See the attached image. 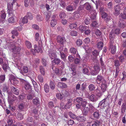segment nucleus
Returning a JSON list of instances; mask_svg holds the SVG:
<instances>
[{
  "label": "nucleus",
  "mask_w": 126,
  "mask_h": 126,
  "mask_svg": "<svg viewBox=\"0 0 126 126\" xmlns=\"http://www.w3.org/2000/svg\"><path fill=\"white\" fill-rule=\"evenodd\" d=\"M5 47L6 48L9 50H12V51L15 53L19 52L21 50L20 47L15 45L13 42L8 43L6 44Z\"/></svg>",
  "instance_id": "f257e3e1"
},
{
  "label": "nucleus",
  "mask_w": 126,
  "mask_h": 126,
  "mask_svg": "<svg viewBox=\"0 0 126 126\" xmlns=\"http://www.w3.org/2000/svg\"><path fill=\"white\" fill-rule=\"evenodd\" d=\"M9 79L11 83L14 85H16L18 82L17 77L12 74L9 75Z\"/></svg>",
  "instance_id": "f03ea898"
},
{
  "label": "nucleus",
  "mask_w": 126,
  "mask_h": 126,
  "mask_svg": "<svg viewBox=\"0 0 126 126\" xmlns=\"http://www.w3.org/2000/svg\"><path fill=\"white\" fill-rule=\"evenodd\" d=\"M109 48L110 49H111L112 53V54L115 53L116 50V47L114 44V42L112 41L110 42Z\"/></svg>",
  "instance_id": "7ed1b4c3"
},
{
  "label": "nucleus",
  "mask_w": 126,
  "mask_h": 126,
  "mask_svg": "<svg viewBox=\"0 0 126 126\" xmlns=\"http://www.w3.org/2000/svg\"><path fill=\"white\" fill-rule=\"evenodd\" d=\"M48 55L51 59H55L57 56L55 51L51 49L48 50Z\"/></svg>",
  "instance_id": "20e7f679"
},
{
  "label": "nucleus",
  "mask_w": 126,
  "mask_h": 126,
  "mask_svg": "<svg viewBox=\"0 0 126 126\" xmlns=\"http://www.w3.org/2000/svg\"><path fill=\"white\" fill-rule=\"evenodd\" d=\"M8 101L11 103L17 99V98L11 92H8Z\"/></svg>",
  "instance_id": "39448f33"
},
{
  "label": "nucleus",
  "mask_w": 126,
  "mask_h": 126,
  "mask_svg": "<svg viewBox=\"0 0 126 126\" xmlns=\"http://www.w3.org/2000/svg\"><path fill=\"white\" fill-rule=\"evenodd\" d=\"M67 91H64L63 94L61 93H57L56 94L57 98L59 100H61L63 99V98L65 96H67Z\"/></svg>",
  "instance_id": "423d86ee"
},
{
  "label": "nucleus",
  "mask_w": 126,
  "mask_h": 126,
  "mask_svg": "<svg viewBox=\"0 0 126 126\" xmlns=\"http://www.w3.org/2000/svg\"><path fill=\"white\" fill-rule=\"evenodd\" d=\"M52 68L56 75H61L62 73V69L61 68L52 66Z\"/></svg>",
  "instance_id": "0eeeda50"
},
{
  "label": "nucleus",
  "mask_w": 126,
  "mask_h": 126,
  "mask_svg": "<svg viewBox=\"0 0 126 126\" xmlns=\"http://www.w3.org/2000/svg\"><path fill=\"white\" fill-rule=\"evenodd\" d=\"M94 70L91 71V73L92 75H96L99 71L100 68L97 65L94 66L93 67Z\"/></svg>",
  "instance_id": "6e6552de"
},
{
  "label": "nucleus",
  "mask_w": 126,
  "mask_h": 126,
  "mask_svg": "<svg viewBox=\"0 0 126 126\" xmlns=\"http://www.w3.org/2000/svg\"><path fill=\"white\" fill-rule=\"evenodd\" d=\"M96 80L98 84H100L101 82V83L106 81L102 76L100 75L97 76Z\"/></svg>",
  "instance_id": "1a4fd4ad"
},
{
  "label": "nucleus",
  "mask_w": 126,
  "mask_h": 126,
  "mask_svg": "<svg viewBox=\"0 0 126 126\" xmlns=\"http://www.w3.org/2000/svg\"><path fill=\"white\" fill-rule=\"evenodd\" d=\"M100 85L101 90L102 92L103 93L106 91L107 87V81H106L103 82H101Z\"/></svg>",
  "instance_id": "9d476101"
},
{
  "label": "nucleus",
  "mask_w": 126,
  "mask_h": 126,
  "mask_svg": "<svg viewBox=\"0 0 126 126\" xmlns=\"http://www.w3.org/2000/svg\"><path fill=\"white\" fill-rule=\"evenodd\" d=\"M28 19L27 16H25L23 18H21L19 21V23L21 26L24 25L25 23H27L28 22Z\"/></svg>",
  "instance_id": "9b49d317"
},
{
  "label": "nucleus",
  "mask_w": 126,
  "mask_h": 126,
  "mask_svg": "<svg viewBox=\"0 0 126 126\" xmlns=\"http://www.w3.org/2000/svg\"><path fill=\"white\" fill-rule=\"evenodd\" d=\"M121 7L119 4H117L114 7L115 15H118L120 14V11L121 9Z\"/></svg>",
  "instance_id": "f8f14e48"
},
{
  "label": "nucleus",
  "mask_w": 126,
  "mask_h": 126,
  "mask_svg": "<svg viewBox=\"0 0 126 126\" xmlns=\"http://www.w3.org/2000/svg\"><path fill=\"white\" fill-rule=\"evenodd\" d=\"M29 71L28 67L27 66H23L22 68V70L20 71V73L24 75H25V74L28 73Z\"/></svg>",
  "instance_id": "ddd939ff"
},
{
  "label": "nucleus",
  "mask_w": 126,
  "mask_h": 126,
  "mask_svg": "<svg viewBox=\"0 0 126 126\" xmlns=\"http://www.w3.org/2000/svg\"><path fill=\"white\" fill-rule=\"evenodd\" d=\"M14 118L13 115H9L7 119V123L9 126H11L13 124Z\"/></svg>",
  "instance_id": "4468645a"
},
{
  "label": "nucleus",
  "mask_w": 126,
  "mask_h": 126,
  "mask_svg": "<svg viewBox=\"0 0 126 126\" xmlns=\"http://www.w3.org/2000/svg\"><path fill=\"white\" fill-rule=\"evenodd\" d=\"M89 99L91 101L95 102L97 100V97L96 95L94 94H92L90 95L89 97Z\"/></svg>",
  "instance_id": "2eb2a0df"
},
{
  "label": "nucleus",
  "mask_w": 126,
  "mask_h": 126,
  "mask_svg": "<svg viewBox=\"0 0 126 126\" xmlns=\"http://www.w3.org/2000/svg\"><path fill=\"white\" fill-rule=\"evenodd\" d=\"M88 107L89 109V112H93L95 110V108L94 106L91 103H88L87 104Z\"/></svg>",
  "instance_id": "dca6fc26"
},
{
  "label": "nucleus",
  "mask_w": 126,
  "mask_h": 126,
  "mask_svg": "<svg viewBox=\"0 0 126 126\" xmlns=\"http://www.w3.org/2000/svg\"><path fill=\"white\" fill-rule=\"evenodd\" d=\"M57 40L58 43L62 44H63L64 42L65 41L64 38L60 36H58L57 37Z\"/></svg>",
  "instance_id": "f3484780"
},
{
  "label": "nucleus",
  "mask_w": 126,
  "mask_h": 126,
  "mask_svg": "<svg viewBox=\"0 0 126 126\" xmlns=\"http://www.w3.org/2000/svg\"><path fill=\"white\" fill-rule=\"evenodd\" d=\"M115 34L111 31L109 36L110 39V42L112 41L114 42V39L115 38Z\"/></svg>",
  "instance_id": "a211bd4d"
},
{
  "label": "nucleus",
  "mask_w": 126,
  "mask_h": 126,
  "mask_svg": "<svg viewBox=\"0 0 126 126\" xmlns=\"http://www.w3.org/2000/svg\"><path fill=\"white\" fill-rule=\"evenodd\" d=\"M11 91L14 94L18 95L19 94V91L17 88L14 86H12L11 88Z\"/></svg>",
  "instance_id": "6ab92c4d"
},
{
  "label": "nucleus",
  "mask_w": 126,
  "mask_h": 126,
  "mask_svg": "<svg viewBox=\"0 0 126 126\" xmlns=\"http://www.w3.org/2000/svg\"><path fill=\"white\" fill-rule=\"evenodd\" d=\"M34 49H31V51L32 52L34 53V51L35 52H38L40 51V48L37 47L36 45H35L34 46Z\"/></svg>",
  "instance_id": "aec40b11"
},
{
  "label": "nucleus",
  "mask_w": 126,
  "mask_h": 126,
  "mask_svg": "<svg viewBox=\"0 0 126 126\" xmlns=\"http://www.w3.org/2000/svg\"><path fill=\"white\" fill-rule=\"evenodd\" d=\"M94 92L96 95L99 97H101L103 94L102 92L98 88H97L95 91Z\"/></svg>",
  "instance_id": "412c9836"
},
{
  "label": "nucleus",
  "mask_w": 126,
  "mask_h": 126,
  "mask_svg": "<svg viewBox=\"0 0 126 126\" xmlns=\"http://www.w3.org/2000/svg\"><path fill=\"white\" fill-rule=\"evenodd\" d=\"M84 7L87 10H90L91 8V6L88 2H86L84 4Z\"/></svg>",
  "instance_id": "4be33fe9"
},
{
  "label": "nucleus",
  "mask_w": 126,
  "mask_h": 126,
  "mask_svg": "<svg viewBox=\"0 0 126 126\" xmlns=\"http://www.w3.org/2000/svg\"><path fill=\"white\" fill-rule=\"evenodd\" d=\"M77 120L79 121H86V118L84 116H79L76 117Z\"/></svg>",
  "instance_id": "5701e85b"
},
{
  "label": "nucleus",
  "mask_w": 126,
  "mask_h": 126,
  "mask_svg": "<svg viewBox=\"0 0 126 126\" xmlns=\"http://www.w3.org/2000/svg\"><path fill=\"white\" fill-rule=\"evenodd\" d=\"M84 108L83 110V113L84 115H86L88 114V111H89V109L88 107H83Z\"/></svg>",
  "instance_id": "b1692460"
},
{
  "label": "nucleus",
  "mask_w": 126,
  "mask_h": 126,
  "mask_svg": "<svg viewBox=\"0 0 126 126\" xmlns=\"http://www.w3.org/2000/svg\"><path fill=\"white\" fill-rule=\"evenodd\" d=\"M106 98H105L103 99L100 102L99 104L98 107L101 106L103 104V107H105L106 106Z\"/></svg>",
  "instance_id": "393cba45"
},
{
  "label": "nucleus",
  "mask_w": 126,
  "mask_h": 126,
  "mask_svg": "<svg viewBox=\"0 0 126 126\" xmlns=\"http://www.w3.org/2000/svg\"><path fill=\"white\" fill-rule=\"evenodd\" d=\"M88 28L85 26L83 25H81L79 27V30L81 32H84L86 29Z\"/></svg>",
  "instance_id": "a878e982"
},
{
  "label": "nucleus",
  "mask_w": 126,
  "mask_h": 126,
  "mask_svg": "<svg viewBox=\"0 0 126 126\" xmlns=\"http://www.w3.org/2000/svg\"><path fill=\"white\" fill-rule=\"evenodd\" d=\"M11 33L13 35L12 37L13 39L15 38V36H17L18 34V33L17 31L15 30H13L11 32Z\"/></svg>",
  "instance_id": "bb28decb"
},
{
  "label": "nucleus",
  "mask_w": 126,
  "mask_h": 126,
  "mask_svg": "<svg viewBox=\"0 0 126 126\" xmlns=\"http://www.w3.org/2000/svg\"><path fill=\"white\" fill-rule=\"evenodd\" d=\"M5 79V75L4 74L0 75V83L4 82Z\"/></svg>",
  "instance_id": "cd10ccee"
},
{
  "label": "nucleus",
  "mask_w": 126,
  "mask_h": 126,
  "mask_svg": "<svg viewBox=\"0 0 126 126\" xmlns=\"http://www.w3.org/2000/svg\"><path fill=\"white\" fill-rule=\"evenodd\" d=\"M88 103L86 100L85 99H83L80 104L81 106L82 107H85L86 104H87Z\"/></svg>",
  "instance_id": "c85d7f7f"
},
{
  "label": "nucleus",
  "mask_w": 126,
  "mask_h": 126,
  "mask_svg": "<svg viewBox=\"0 0 126 126\" xmlns=\"http://www.w3.org/2000/svg\"><path fill=\"white\" fill-rule=\"evenodd\" d=\"M57 20L55 19H52L50 22V25L51 27L54 26L57 24Z\"/></svg>",
  "instance_id": "c756f323"
},
{
  "label": "nucleus",
  "mask_w": 126,
  "mask_h": 126,
  "mask_svg": "<svg viewBox=\"0 0 126 126\" xmlns=\"http://www.w3.org/2000/svg\"><path fill=\"white\" fill-rule=\"evenodd\" d=\"M54 60L52 61V64L55 63L57 65L58 64L61 62V61L60 59L58 58L54 59Z\"/></svg>",
  "instance_id": "7c9ffc66"
},
{
  "label": "nucleus",
  "mask_w": 126,
  "mask_h": 126,
  "mask_svg": "<svg viewBox=\"0 0 126 126\" xmlns=\"http://www.w3.org/2000/svg\"><path fill=\"white\" fill-rule=\"evenodd\" d=\"M58 86L62 88H65L66 86L65 83L62 82H59L57 85Z\"/></svg>",
  "instance_id": "2f4dec72"
},
{
  "label": "nucleus",
  "mask_w": 126,
  "mask_h": 126,
  "mask_svg": "<svg viewBox=\"0 0 126 126\" xmlns=\"http://www.w3.org/2000/svg\"><path fill=\"white\" fill-rule=\"evenodd\" d=\"M25 44L26 47L28 48H31L32 47L31 43L29 41H26L25 42Z\"/></svg>",
  "instance_id": "473e14b6"
},
{
  "label": "nucleus",
  "mask_w": 126,
  "mask_h": 126,
  "mask_svg": "<svg viewBox=\"0 0 126 126\" xmlns=\"http://www.w3.org/2000/svg\"><path fill=\"white\" fill-rule=\"evenodd\" d=\"M24 87L26 90H28L31 89L32 86L29 83L27 82L25 84Z\"/></svg>",
  "instance_id": "72a5a7b5"
},
{
  "label": "nucleus",
  "mask_w": 126,
  "mask_h": 126,
  "mask_svg": "<svg viewBox=\"0 0 126 126\" xmlns=\"http://www.w3.org/2000/svg\"><path fill=\"white\" fill-rule=\"evenodd\" d=\"M126 109V104L125 103H123L121 110V112L122 113H124Z\"/></svg>",
  "instance_id": "f704fd0d"
},
{
  "label": "nucleus",
  "mask_w": 126,
  "mask_h": 126,
  "mask_svg": "<svg viewBox=\"0 0 126 126\" xmlns=\"http://www.w3.org/2000/svg\"><path fill=\"white\" fill-rule=\"evenodd\" d=\"M32 102L34 104L37 105L40 103V101L39 99L38 98L33 99L32 100Z\"/></svg>",
  "instance_id": "c9c22d12"
},
{
  "label": "nucleus",
  "mask_w": 126,
  "mask_h": 126,
  "mask_svg": "<svg viewBox=\"0 0 126 126\" xmlns=\"http://www.w3.org/2000/svg\"><path fill=\"white\" fill-rule=\"evenodd\" d=\"M77 51V49L73 47H71L70 50V52L73 54H76Z\"/></svg>",
  "instance_id": "e433bc0d"
},
{
  "label": "nucleus",
  "mask_w": 126,
  "mask_h": 126,
  "mask_svg": "<svg viewBox=\"0 0 126 126\" xmlns=\"http://www.w3.org/2000/svg\"><path fill=\"white\" fill-rule=\"evenodd\" d=\"M88 88L89 90L91 91H93L95 89V87L94 85L92 84L89 85Z\"/></svg>",
  "instance_id": "4c0bfd02"
},
{
  "label": "nucleus",
  "mask_w": 126,
  "mask_h": 126,
  "mask_svg": "<svg viewBox=\"0 0 126 126\" xmlns=\"http://www.w3.org/2000/svg\"><path fill=\"white\" fill-rule=\"evenodd\" d=\"M94 117L96 118H98L99 116V114L98 111H97L95 112L93 114Z\"/></svg>",
  "instance_id": "58836bf2"
},
{
  "label": "nucleus",
  "mask_w": 126,
  "mask_h": 126,
  "mask_svg": "<svg viewBox=\"0 0 126 126\" xmlns=\"http://www.w3.org/2000/svg\"><path fill=\"white\" fill-rule=\"evenodd\" d=\"M77 11L80 14V15H82V14L84 13L85 12V11L83 8H81V7H79V8Z\"/></svg>",
  "instance_id": "ea45409f"
},
{
  "label": "nucleus",
  "mask_w": 126,
  "mask_h": 126,
  "mask_svg": "<svg viewBox=\"0 0 126 126\" xmlns=\"http://www.w3.org/2000/svg\"><path fill=\"white\" fill-rule=\"evenodd\" d=\"M73 16L74 17H76L78 18L79 17L80 15V14L77 12V11H76L75 12L72 14Z\"/></svg>",
  "instance_id": "a19ab883"
},
{
  "label": "nucleus",
  "mask_w": 126,
  "mask_h": 126,
  "mask_svg": "<svg viewBox=\"0 0 126 126\" xmlns=\"http://www.w3.org/2000/svg\"><path fill=\"white\" fill-rule=\"evenodd\" d=\"M100 122L99 121L96 120L92 124V126H99Z\"/></svg>",
  "instance_id": "79ce46f5"
},
{
  "label": "nucleus",
  "mask_w": 126,
  "mask_h": 126,
  "mask_svg": "<svg viewBox=\"0 0 126 126\" xmlns=\"http://www.w3.org/2000/svg\"><path fill=\"white\" fill-rule=\"evenodd\" d=\"M103 43L101 41H100L97 43V46L98 48H101L103 47Z\"/></svg>",
  "instance_id": "37998d69"
},
{
  "label": "nucleus",
  "mask_w": 126,
  "mask_h": 126,
  "mask_svg": "<svg viewBox=\"0 0 126 126\" xmlns=\"http://www.w3.org/2000/svg\"><path fill=\"white\" fill-rule=\"evenodd\" d=\"M115 34H118L120 33V30L119 29L117 28L111 30Z\"/></svg>",
  "instance_id": "c03bdc74"
},
{
  "label": "nucleus",
  "mask_w": 126,
  "mask_h": 126,
  "mask_svg": "<svg viewBox=\"0 0 126 126\" xmlns=\"http://www.w3.org/2000/svg\"><path fill=\"white\" fill-rule=\"evenodd\" d=\"M26 106V104L25 103H23L20 104L18 106V109L19 110H22L23 109L24 107Z\"/></svg>",
  "instance_id": "a18cd8bd"
},
{
  "label": "nucleus",
  "mask_w": 126,
  "mask_h": 126,
  "mask_svg": "<svg viewBox=\"0 0 126 126\" xmlns=\"http://www.w3.org/2000/svg\"><path fill=\"white\" fill-rule=\"evenodd\" d=\"M44 89L45 92L48 93L49 91V86L47 84H45L44 86Z\"/></svg>",
  "instance_id": "49530a36"
},
{
  "label": "nucleus",
  "mask_w": 126,
  "mask_h": 126,
  "mask_svg": "<svg viewBox=\"0 0 126 126\" xmlns=\"http://www.w3.org/2000/svg\"><path fill=\"white\" fill-rule=\"evenodd\" d=\"M119 59L120 61L122 62L126 59V56L121 55L119 57Z\"/></svg>",
  "instance_id": "de8ad7c7"
},
{
  "label": "nucleus",
  "mask_w": 126,
  "mask_h": 126,
  "mask_svg": "<svg viewBox=\"0 0 126 126\" xmlns=\"http://www.w3.org/2000/svg\"><path fill=\"white\" fill-rule=\"evenodd\" d=\"M23 115L21 113H18L17 114V118L18 120H21L23 119Z\"/></svg>",
  "instance_id": "09e8293b"
},
{
  "label": "nucleus",
  "mask_w": 126,
  "mask_h": 126,
  "mask_svg": "<svg viewBox=\"0 0 126 126\" xmlns=\"http://www.w3.org/2000/svg\"><path fill=\"white\" fill-rule=\"evenodd\" d=\"M92 54L95 57V59L96 60H97V58L96 57L99 55V52L96 50H94L92 52Z\"/></svg>",
  "instance_id": "8fccbe9b"
},
{
  "label": "nucleus",
  "mask_w": 126,
  "mask_h": 126,
  "mask_svg": "<svg viewBox=\"0 0 126 126\" xmlns=\"http://www.w3.org/2000/svg\"><path fill=\"white\" fill-rule=\"evenodd\" d=\"M59 16L60 18L61 19L63 18H64L65 17L66 14L63 12H62L60 13Z\"/></svg>",
  "instance_id": "3c124183"
},
{
  "label": "nucleus",
  "mask_w": 126,
  "mask_h": 126,
  "mask_svg": "<svg viewBox=\"0 0 126 126\" xmlns=\"http://www.w3.org/2000/svg\"><path fill=\"white\" fill-rule=\"evenodd\" d=\"M37 78L39 82L41 83L44 82L43 78L41 75H39L37 76Z\"/></svg>",
  "instance_id": "603ef678"
},
{
  "label": "nucleus",
  "mask_w": 126,
  "mask_h": 126,
  "mask_svg": "<svg viewBox=\"0 0 126 126\" xmlns=\"http://www.w3.org/2000/svg\"><path fill=\"white\" fill-rule=\"evenodd\" d=\"M118 26L121 28H124L126 26V25L124 23L119 21L118 23Z\"/></svg>",
  "instance_id": "864d4df0"
},
{
  "label": "nucleus",
  "mask_w": 126,
  "mask_h": 126,
  "mask_svg": "<svg viewBox=\"0 0 126 126\" xmlns=\"http://www.w3.org/2000/svg\"><path fill=\"white\" fill-rule=\"evenodd\" d=\"M39 69L41 73L43 75H44L45 74V70L43 67L42 66H40Z\"/></svg>",
  "instance_id": "5fc2aeb1"
},
{
  "label": "nucleus",
  "mask_w": 126,
  "mask_h": 126,
  "mask_svg": "<svg viewBox=\"0 0 126 126\" xmlns=\"http://www.w3.org/2000/svg\"><path fill=\"white\" fill-rule=\"evenodd\" d=\"M68 114L70 118L73 119H75L76 117L75 115L71 111L68 112Z\"/></svg>",
  "instance_id": "6e6d98bb"
},
{
  "label": "nucleus",
  "mask_w": 126,
  "mask_h": 126,
  "mask_svg": "<svg viewBox=\"0 0 126 126\" xmlns=\"http://www.w3.org/2000/svg\"><path fill=\"white\" fill-rule=\"evenodd\" d=\"M66 9L68 11H72L74 10L73 7L70 5L67 6L66 8Z\"/></svg>",
  "instance_id": "4d7b16f0"
},
{
  "label": "nucleus",
  "mask_w": 126,
  "mask_h": 126,
  "mask_svg": "<svg viewBox=\"0 0 126 126\" xmlns=\"http://www.w3.org/2000/svg\"><path fill=\"white\" fill-rule=\"evenodd\" d=\"M70 33L71 36H76L78 34V32L75 31H72L70 32Z\"/></svg>",
  "instance_id": "13d9d810"
},
{
  "label": "nucleus",
  "mask_w": 126,
  "mask_h": 126,
  "mask_svg": "<svg viewBox=\"0 0 126 126\" xmlns=\"http://www.w3.org/2000/svg\"><path fill=\"white\" fill-rule=\"evenodd\" d=\"M98 23L95 20H94L92 21V22L91 25L92 27H97V25Z\"/></svg>",
  "instance_id": "bf43d9fd"
},
{
  "label": "nucleus",
  "mask_w": 126,
  "mask_h": 126,
  "mask_svg": "<svg viewBox=\"0 0 126 126\" xmlns=\"http://www.w3.org/2000/svg\"><path fill=\"white\" fill-rule=\"evenodd\" d=\"M56 47L60 53H63L62 51L63 50V46H57Z\"/></svg>",
  "instance_id": "052dcab7"
},
{
  "label": "nucleus",
  "mask_w": 126,
  "mask_h": 126,
  "mask_svg": "<svg viewBox=\"0 0 126 126\" xmlns=\"http://www.w3.org/2000/svg\"><path fill=\"white\" fill-rule=\"evenodd\" d=\"M26 16H27V17H28L30 20L32 19L33 18L32 14L30 12H28Z\"/></svg>",
  "instance_id": "680f3d73"
},
{
  "label": "nucleus",
  "mask_w": 126,
  "mask_h": 126,
  "mask_svg": "<svg viewBox=\"0 0 126 126\" xmlns=\"http://www.w3.org/2000/svg\"><path fill=\"white\" fill-rule=\"evenodd\" d=\"M76 43L78 46H80L82 44V42L81 40L79 39L77 40Z\"/></svg>",
  "instance_id": "e2e57ef3"
},
{
  "label": "nucleus",
  "mask_w": 126,
  "mask_h": 126,
  "mask_svg": "<svg viewBox=\"0 0 126 126\" xmlns=\"http://www.w3.org/2000/svg\"><path fill=\"white\" fill-rule=\"evenodd\" d=\"M50 88L52 89H54L55 87V85L54 82L52 81L50 82Z\"/></svg>",
  "instance_id": "0e129e2a"
},
{
  "label": "nucleus",
  "mask_w": 126,
  "mask_h": 126,
  "mask_svg": "<svg viewBox=\"0 0 126 126\" xmlns=\"http://www.w3.org/2000/svg\"><path fill=\"white\" fill-rule=\"evenodd\" d=\"M120 19L122 18L123 19H126V14L124 13L123 14L121 13L120 15Z\"/></svg>",
  "instance_id": "69168bd1"
},
{
  "label": "nucleus",
  "mask_w": 126,
  "mask_h": 126,
  "mask_svg": "<svg viewBox=\"0 0 126 126\" xmlns=\"http://www.w3.org/2000/svg\"><path fill=\"white\" fill-rule=\"evenodd\" d=\"M77 25L76 23H72L69 25V28L71 29H73L75 28L76 27Z\"/></svg>",
  "instance_id": "338daca9"
},
{
  "label": "nucleus",
  "mask_w": 126,
  "mask_h": 126,
  "mask_svg": "<svg viewBox=\"0 0 126 126\" xmlns=\"http://www.w3.org/2000/svg\"><path fill=\"white\" fill-rule=\"evenodd\" d=\"M83 99L81 97H78L76 99V101L78 103H80Z\"/></svg>",
  "instance_id": "774afa93"
}]
</instances>
